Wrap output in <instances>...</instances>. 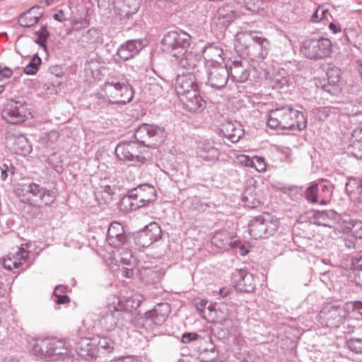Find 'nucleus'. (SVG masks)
I'll list each match as a JSON object with an SVG mask.
<instances>
[{
    "label": "nucleus",
    "instance_id": "6ab92c4d",
    "mask_svg": "<svg viewBox=\"0 0 362 362\" xmlns=\"http://www.w3.org/2000/svg\"><path fill=\"white\" fill-rule=\"evenodd\" d=\"M105 71L104 64L97 59H91L86 64L85 78L89 83L100 81Z\"/></svg>",
    "mask_w": 362,
    "mask_h": 362
},
{
    "label": "nucleus",
    "instance_id": "aec40b11",
    "mask_svg": "<svg viewBox=\"0 0 362 362\" xmlns=\"http://www.w3.org/2000/svg\"><path fill=\"white\" fill-rule=\"evenodd\" d=\"M162 231L156 222H151L141 231L138 236L139 244L142 247H148L161 238Z\"/></svg>",
    "mask_w": 362,
    "mask_h": 362
},
{
    "label": "nucleus",
    "instance_id": "cd10ccee",
    "mask_svg": "<svg viewBox=\"0 0 362 362\" xmlns=\"http://www.w3.org/2000/svg\"><path fill=\"white\" fill-rule=\"evenodd\" d=\"M76 351L82 357L95 358L98 354V348L96 346L95 338L81 339L76 347Z\"/></svg>",
    "mask_w": 362,
    "mask_h": 362
},
{
    "label": "nucleus",
    "instance_id": "423d86ee",
    "mask_svg": "<svg viewBox=\"0 0 362 362\" xmlns=\"http://www.w3.org/2000/svg\"><path fill=\"white\" fill-rule=\"evenodd\" d=\"M250 37L252 44L248 47V53L259 59H264L268 54L270 49V42L264 37L259 35L256 31L238 33L236 35V44H241L243 41ZM237 46V45H235Z\"/></svg>",
    "mask_w": 362,
    "mask_h": 362
},
{
    "label": "nucleus",
    "instance_id": "a878e982",
    "mask_svg": "<svg viewBox=\"0 0 362 362\" xmlns=\"http://www.w3.org/2000/svg\"><path fill=\"white\" fill-rule=\"evenodd\" d=\"M223 49L214 45H209L205 47L203 50V56L206 60V67H212V66L221 65L223 61Z\"/></svg>",
    "mask_w": 362,
    "mask_h": 362
},
{
    "label": "nucleus",
    "instance_id": "37998d69",
    "mask_svg": "<svg viewBox=\"0 0 362 362\" xmlns=\"http://www.w3.org/2000/svg\"><path fill=\"white\" fill-rule=\"evenodd\" d=\"M351 183H347L346 185V191L350 199L356 204L357 208L362 211V191H361L358 186L356 192L351 190Z\"/></svg>",
    "mask_w": 362,
    "mask_h": 362
},
{
    "label": "nucleus",
    "instance_id": "72a5a7b5",
    "mask_svg": "<svg viewBox=\"0 0 362 362\" xmlns=\"http://www.w3.org/2000/svg\"><path fill=\"white\" fill-rule=\"evenodd\" d=\"M115 7L118 11V14L122 18H129L137 12L139 8V4L136 1H116Z\"/></svg>",
    "mask_w": 362,
    "mask_h": 362
},
{
    "label": "nucleus",
    "instance_id": "e2e57ef3",
    "mask_svg": "<svg viewBox=\"0 0 362 362\" xmlns=\"http://www.w3.org/2000/svg\"><path fill=\"white\" fill-rule=\"evenodd\" d=\"M237 160L239 163H240L245 166H247V167H250L251 163H252V157L250 158L249 156H247L246 155L238 156L237 157Z\"/></svg>",
    "mask_w": 362,
    "mask_h": 362
},
{
    "label": "nucleus",
    "instance_id": "c9c22d12",
    "mask_svg": "<svg viewBox=\"0 0 362 362\" xmlns=\"http://www.w3.org/2000/svg\"><path fill=\"white\" fill-rule=\"evenodd\" d=\"M52 339L37 340L33 345V354L40 357H52Z\"/></svg>",
    "mask_w": 362,
    "mask_h": 362
},
{
    "label": "nucleus",
    "instance_id": "a19ab883",
    "mask_svg": "<svg viewBox=\"0 0 362 362\" xmlns=\"http://www.w3.org/2000/svg\"><path fill=\"white\" fill-rule=\"evenodd\" d=\"M169 88V83L167 81L160 79L158 82L150 84L149 91L153 96L158 97L161 95L164 92H167Z\"/></svg>",
    "mask_w": 362,
    "mask_h": 362
},
{
    "label": "nucleus",
    "instance_id": "338daca9",
    "mask_svg": "<svg viewBox=\"0 0 362 362\" xmlns=\"http://www.w3.org/2000/svg\"><path fill=\"white\" fill-rule=\"evenodd\" d=\"M37 34L39 35L40 40L43 41H45L49 36V33L45 26H42L37 32Z\"/></svg>",
    "mask_w": 362,
    "mask_h": 362
},
{
    "label": "nucleus",
    "instance_id": "c756f323",
    "mask_svg": "<svg viewBox=\"0 0 362 362\" xmlns=\"http://www.w3.org/2000/svg\"><path fill=\"white\" fill-rule=\"evenodd\" d=\"M221 130L224 136L232 143H237L244 135V130L238 123L228 122L222 125Z\"/></svg>",
    "mask_w": 362,
    "mask_h": 362
},
{
    "label": "nucleus",
    "instance_id": "20e7f679",
    "mask_svg": "<svg viewBox=\"0 0 362 362\" xmlns=\"http://www.w3.org/2000/svg\"><path fill=\"white\" fill-rule=\"evenodd\" d=\"M19 190L18 194L22 201L32 205L46 206L54 201V195L52 191L34 182L23 185Z\"/></svg>",
    "mask_w": 362,
    "mask_h": 362
},
{
    "label": "nucleus",
    "instance_id": "c85d7f7f",
    "mask_svg": "<svg viewBox=\"0 0 362 362\" xmlns=\"http://www.w3.org/2000/svg\"><path fill=\"white\" fill-rule=\"evenodd\" d=\"M236 16L237 13L233 10V6L231 4L227 3L217 11L216 17L217 24L226 28L235 18Z\"/></svg>",
    "mask_w": 362,
    "mask_h": 362
},
{
    "label": "nucleus",
    "instance_id": "b1692460",
    "mask_svg": "<svg viewBox=\"0 0 362 362\" xmlns=\"http://www.w3.org/2000/svg\"><path fill=\"white\" fill-rule=\"evenodd\" d=\"M107 241L110 245L114 247H119L124 245L126 241V235L123 226L118 222H113L109 226Z\"/></svg>",
    "mask_w": 362,
    "mask_h": 362
},
{
    "label": "nucleus",
    "instance_id": "dca6fc26",
    "mask_svg": "<svg viewBox=\"0 0 362 362\" xmlns=\"http://www.w3.org/2000/svg\"><path fill=\"white\" fill-rule=\"evenodd\" d=\"M208 83L215 89H221L227 83L229 72L227 68L222 65L208 67Z\"/></svg>",
    "mask_w": 362,
    "mask_h": 362
},
{
    "label": "nucleus",
    "instance_id": "0eeeda50",
    "mask_svg": "<svg viewBox=\"0 0 362 362\" xmlns=\"http://www.w3.org/2000/svg\"><path fill=\"white\" fill-rule=\"evenodd\" d=\"M332 47V42L327 38L308 39L303 42L300 52L305 57L317 60L328 57Z\"/></svg>",
    "mask_w": 362,
    "mask_h": 362
},
{
    "label": "nucleus",
    "instance_id": "ddd939ff",
    "mask_svg": "<svg viewBox=\"0 0 362 362\" xmlns=\"http://www.w3.org/2000/svg\"><path fill=\"white\" fill-rule=\"evenodd\" d=\"M195 73L182 72L177 76L175 90L178 97L188 95L191 91L198 90Z\"/></svg>",
    "mask_w": 362,
    "mask_h": 362
},
{
    "label": "nucleus",
    "instance_id": "f8f14e48",
    "mask_svg": "<svg viewBox=\"0 0 362 362\" xmlns=\"http://www.w3.org/2000/svg\"><path fill=\"white\" fill-rule=\"evenodd\" d=\"M123 311L119 301L107 305L99 321L101 327L107 332L114 330L123 318Z\"/></svg>",
    "mask_w": 362,
    "mask_h": 362
},
{
    "label": "nucleus",
    "instance_id": "49530a36",
    "mask_svg": "<svg viewBox=\"0 0 362 362\" xmlns=\"http://www.w3.org/2000/svg\"><path fill=\"white\" fill-rule=\"evenodd\" d=\"M348 151L357 158H362V141L353 140L348 147Z\"/></svg>",
    "mask_w": 362,
    "mask_h": 362
},
{
    "label": "nucleus",
    "instance_id": "f3484780",
    "mask_svg": "<svg viewBox=\"0 0 362 362\" xmlns=\"http://www.w3.org/2000/svg\"><path fill=\"white\" fill-rule=\"evenodd\" d=\"M6 141V145L16 154L26 156L31 151V146L23 134H9Z\"/></svg>",
    "mask_w": 362,
    "mask_h": 362
},
{
    "label": "nucleus",
    "instance_id": "9b49d317",
    "mask_svg": "<svg viewBox=\"0 0 362 362\" xmlns=\"http://www.w3.org/2000/svg\"><path fill=\"white\" fill-rule=\"evenodd\" d=\"M166 137L163 127L154 124L144 123L135 132V138L141 144L148 143L147 146L157 145L161 143Z\"/></svg>",
    "mask_w": 362,
    "mask_h": 362
},
{
    "label": "nucleus",
    "instance_id": "ea45409f",
    "mask_svg": "<svg viewBox=\"0 0 362 362\" xmlns=\"http://www.w3.org/2000/svg\"><path fill=\"white\" fill-rule=\"evenodd\" d=\"M72 356L71 351L63 340L52 339V357Z\"/></svg>",
    "mask_w": 362,
    "mask_h": 362
},
{
    "label": "nucleus",
    "instance_id": "4468645a",
    "mask_svg": "<svg viewBox=\"0 0 362 362\" xmlns=\"http://www.w3.org/2000/svg\"><path fill=\"white\" fill-rule=\"evenodd\" d=\"M320 317L327 321L329 327H337L347 315L346 309L343 307L327 306L324 308L319 314Z\"/></svg>",
    "mask_w": 362,
    "mask_h": 362
},
{
    "label": "nucleus",
    "instance_id": "603ef678",
    "mask_svg": "<svg viewBox=\"0 0 362 362\" xmlns=\"http://www.w3.org/2000/svg\"><path fill=\"white\" fill-rule=\"evenodd\" d=\"M317 191L318 185L313 184L310 185L305 192V197L306 199L312 203H316L317 202Z\"/></svg>",
    "mask_w": 362,
    "mask_h": 362
},
{
    "label": "nucleus",
    "instance_id": "4c0bfd02",
    "mask_svg": "<svg viewBox=\"0 0 362 362\" xmlns=\"http://www.w3.org/2000/svg\"><path fill=\"white\" fill-rule=\"evenodd\" d=\"M230 74L234 81L238 83L245 82L250 76L248 70L239 62H234L230 66Z\"/></svg>",
    "mask_w": 362,
    "mask_h": 362
},
{
    "label": "nucleus",
    "instance_id": "680f3d73",
    "mask_svg": "<svg viewBox=\"0 0 362 362\" xmlns=\"http://www.w3.org/2000/svg\"><path fill=\"white\" fill-rule=\"evenodd\" d=\"M198 337H199V335L196 333H193V332L185 333L182 336V342L189 343L190 341L197 339Z\"/></svg>",
    "mask_w": 362,
    "mask_h": 362
},
{
    "label": "nucleus",
    "instance_id": "393cba45",
    "mask_svg": "<svg viewBox=\"0 0 362 362\" xmlns=\"http://www.w3.org/2000/svg\"><path fill=\"white\" fill-rule=\"evenodd\" d=\"M337 228L344 233H350L356 238H362V221L351 218H342L337 222Z\"/></svg>",
    "mask_w": 362,
    "mask_h": 362
},
{
    "label": "nucleus",
    "instance_id": "5701e85b",
    "mask_svg": "<svg viewBox=\"0 0 362 362\" xmlns=\"http://www.w3.org/2000/svg\"><path fill=\"white\" fill-rule=\"evenodd\" d=\"M169 313V304H158L152 310L146 313V325H150L151 323L157 326L163 325L168 318Z\"/></svg>",
    "mask_w": 362,
    "mask_h": 362
},
{
    "label": "nucleus",
    "instance_id": "3c124183",
    "mask_svg": "<svg viewBox=\"0 0 362 362\" xmlns=\"http://www.w3.org/2000/svg\"><path fill=\"white\" fill-rule=\"evenodd\" d=\"M327 81L333 84L340 82V69L336 66H330L327 71Z\"/></svg>",
    "mask_w": 362,
    "mask_h": 362
},
{
    "label": "nucleus",
    "instance_id": "f257e3e1",
    "mask_svg": "<svg viewBox=\"0 0 362 362\" xmlns=\"http://www.w3.org/2000/svg\"><path fill=\"white\" fill-rule=\"evenodd\" d=\"M268 126L274 129H298L306 127V119L302 112L286 106L270 111Z\"/></svg>",
    "mask_w": 362,
    "mask_h": 362
},
{
    "label": "nucleus",
    "instance_id": "1a4fd4ad",
    "mask_svg": "<svg viewBox=\"0 0 362 362\" xmlns=\"http://www.w3.org/2000/svg\"><path fill=\"white\" fill-rule=\"evenodd\" d=\"M145 152L146 146L139 141L123 142L118 144L115 149V153L119 159L140 163H144L149 157L148 155H143Z\"/></svg>",
    "mask_w": 362,
    "mask_h": 362
},
{
    "label": "nucleus",
    "instance_id": "39448f33",
    "mask_svg": "<svg viewBox=\"0 0 362 362\" xmlns=\"http://www.w3.org/2000/svg\"><path fill=\"white\" fill-rule=\"evenodd\" d=\"M191 43V37L183 31H171L168 33L162 41L163 49L177 59L185 53Z\"/></svg>",
    "mask_w": 362,
    "mask_h": 362
},
{
    "label": "nucleus",
    "instance_id": "f03ea898",
    "mask_svg": "<svg viewBox=\"0 0 362 362\" xmlns=\"http://www.w3.org/2000/svg\"><path fill=\"white\" fill-rule=\"evenodd\" d=\"M98 94L100 98L112 104L124 105L131 102L134 97V91L129 84L114 79L106 81Z\"/></svg>",
    "mask_w": 362,
    "mask_h": 362
},
{
    "label": "nucleus",
    "instance_id": "8fccbe9b",
    "mask_svg": "<svg viewBox=\"0 0 362 362\" xmlns=\"http://www.w3.org/2000/svg\"><path fill=\"white\" fill-rule=\"evenodd\" d=\"M212 243L218 247H223L231 244L230 240L226 237V234L222 232H218L214 235Z\"/></svg>",
    "mask_w": 362,
    "mask_h": 362
},
{
    "label": "nucleus",
    "instance_id": "a18cd8bd",
    "mask_svg": "<svg viewBox=\"0 0 362 362\" xmlns=\"http://www.w3.org/2000/svg\"><path fill=\"white\" fill-rule=\"evenodd\" d=\"M95 344L98 349H103L108 353H111L114 350L113 341L107 337L95 338Z\"/></svg>",
    "mask_w": 362,
    "mask_h": 362
},
{
    "label": "nucleus",
    "instance_id": "58836bf2",
    "mask_svg": "<svg viewBox=\"0 0 362 362\" xmlns=\"http://www.w3.org/2000/svg\"><path fill=\"white\" fill-rule=\"evenodd\" d=\"M240 3L239 12L243 15L258 13L264 9V1H238Z\"/></svg>",
    "mask_w": 362,
    "mask_h": 362
},
{
    "label": "nucleus",
    "instance_id": "79ce46f5",
    "mask_svg": "<svg viewBox=\"0 0 362 362\" xmlns=\"http://www.w3.org/2000/svg\"><path fill=\"white\" fill-rule=\"evenodd\" d=\"M226 310L227 308L226 305H222L221 307H219L217 310H215V317L216 321L219 322L221 325L225 326L226 327H229L232 326V321L228 313L224 315V310Z\"/></svg>",
    "mask_w": 362,
    "mask_h": 362
},
{
    "label": "nucleus",
    "instance_id": "7c9ffc66",
    "mask_svg": "<svg viewBox=\"0 0 362 362\" xmlns=\"http://www.w3.org/2000/svg\"><path fill=\"white\" fill-rule=\"evenodd\" d=\"M42 16L40 7L33 6L19 16L18 23L23 27H31L35 25Z\"/></svg>",
    "mask_w": 362,
    "mask_h": 362
},
{
    "label": "nucleus",
    "instance_id": "13d9d810",
    "mask_svg": "<svg viewBox=\"0 0 362 362\" xmlns=\"http://www.w3.org/2000/svg\"><path fill=\"white\" fill-rule=\"evenodd\" d=\"M322 90L331 95H337L340 91L339 83L333 84L327 81V84L323 85Z\"/></svg>",
    "mask_w": 362,
    "mask_h": 362
},
{
    "label": "nucleus",
    "instance_id": "a211bd4d",
    "mask_svg": "<svg viewBox=\"0 0 362 362\" xmlns=\"http://www.w3.org/2000/svg\"><path fill=\"white\" fill-rule=\"evenodd\" d=\"M28 251L27 247L23 245L19 247L14 252H10L6 257L3 259L2 264L5 269L12 270L19 268L23 264L28 257Z\"/></svg>",
    "mask_w": 362,
    "mask_h": 362
},
{
    "label": "nucleus",
    "instance_id": "774afa93",
    "mask_svg": "<svg viewBox=\"0 0 362 362\" xmlns=\"http://www.w3.org/2000/svg\"><path fill=\"white\" fill-rule=\"evenodd\" d=\"M353 311L357 312L362 315V302L356 301L351 304Z\"/></svg>",
    "mask_w": 362,
    "mask_h": 362
},
{
    "label": "nucleus",
    "instance_id": "7ed1b4c3",
    "mask_svg": "<svg viewBox=\"0 0 362 362\" xmlns=\"http://www.w3.org/2000/svg\"><path fill=\"white\" fill-rule=\"evenodd\" d=\"M156 199L155 188L150 185H140L129 192L122 199L121 204L126 210H136Z\"/></svg>",
    "mask_w": 362,
    "mask_h": 362
},
{
    "label": "nucleus",
    "instance_id": "e433bc0d",
    "mask_svg": "<svg viewBox=\"0 0 362 362\" xmlns=\"http://www.w3.org/2000/svg\"><path fill=\"white\" fill-rule=\"evenodd\" d=\"M78 40L85 45H100L103 41V34L100 30L90 28L83 31Z\"/></svg>",
    "mask_w": 362,
    "mask_h": 362
},
{
    "label": "nucleus",
    "instance_id": "c03bdc74",
    "mask_svg": "<svg viewBox=\"0 0 362 362\" xmlns=\"http://www.w3.org/2000/svg\"><path fill=\"white\" fill-rule=\"evenodd\" d=\"M113 189L109 185H105L96 192V198L103 201L104 203H108L112 199Z\"/></svg>",
    "mask_w": 362,
    "mask_h": 362
},
{
    "label": "nucleus",
    "instance_id": "4be33fe9",
    "mask_svg": "<svg viewBox=\"0 0 362 362\" xmlns=\"http://www.w3.org/2000/svg\"><path fill=\"white\" fill-rule=\"evenodd\" d=\"M145 46L143 40H128L119 47L117 56L122 60L127 61L137 54Z\"/></svg>",
    "mask_w": 362,
    "mask_h": 362
},
{
    "label": "nucleus",
    "instance_id": "052dcab7",
    "mask_svg": "<svg viewBox=\"0 0 362 362\" xmlns=\"http://www.w3.org/2000/svg\"><path fill=\"white\" fill-rule=\"evenodd\" d=\"M207 303L208 301L204 299L197 298L194 300V306L199 313H205V308Z\"/></svg>",
    "mask_w": 362,
    "mask_h": 362
},
{
    "label": "nucleus",
    "instance_id": "de8ad7c7",
    "mask_svg": "<svg viewBox=\"0 0 362 362\" xmlns=\"http://www.w3.org/2000/svg\"><path fill=\"white\" fill-rule=\"evenodd\" d=\"M330 16V13L327 8L324 6H320L313 14L311 18L314 23L320 22L324 20H328V17Z\"/></svg>",
    "mask_w": 362,
    "mask_h": 362
},
{
    "label": "nucleus",
    "instance_id": "6e6d98bb",
    "mask_svg": "<svg viewBox=\"0 0 362 362\" xmlns=\"http://www.w3.org/2000/svg\"><path fill=\"white\" fill-rule=\"evenodd\" d=\"M347 345L351 351L356 354H362V339H351Z\"/></svg>",
    "mask_w": 362,
    "mask_h": 362
},
{
    "label": "nucleus",
    "instance_id": "0e129e2a",
    "mask_svg": "<svg viewBox=\"0 0 362 362\" xmlns=\"http://www.w3.org/2000/svg\"><path fill=\"white\" fill-rule=\"evenodd\" d=\"M352 137L354 140L362 141V123L355 127L352 133Z\"/></svg>",
    "mask_w": 362,
    "mask_h": 362
},
{
    "label": "nucleus",
    "instance_id": "473e14b6",
    "mask_svg": "<svg viewBox=\"0 0 362 362\" xmlns=\"http://www.w3.org/2000/svg\"><path fill=\"white\" fill-rule=\"evenodd\" d=\"M337 214L332 211H317L312 216V222L317 226L332 228L335 223Z\"/></svg>",
    "mask_w": 362,
    "mask_h": 362
},
{
    "label": "nucleus",
    "instance_id": "5fc2aeb1",
    "mask_svg": "<svg viewBox=\"0 0 362 362\" xmlns=\"http://www.w3.org/2000/svg\"><path fill=\"white\" fill-rule=\"evenodd\" d=\"M252 163H251V168H254L259 173H264L266 171V163L264 159L259 156L252 157Z\"/></svg>",
    "mask_w": 362,
    "mask_h": 362
},
{
    "label": "nucleus",
    "instance_id": "4d7b16f0",
    "mask_svg": "<svg viewBox=\"0 0 362 362\" xmlns=\"http://www.w3.org/2000/svg\"><path fill=\"white\" fill-rule=\"evenodd\" d=\"M14 170L12 165L2 163L0 165V179L3 181L8 178L9 174H13Z\"/></svg>",
    "mask_w": 362,
    "mask_h": 362
},
{
    "label": "nucleus",
    "instance_id": "f704fd0d",
    "mask_svg": "<svg viewBox=\"0 0 362 362\" xmlns=\"http://www.w3.org/2000/svg\"><path fill=\"white\" fill-rule=\"evenodd\" d=\"M178 59L179 66L182 69H185V72L194 73V69L199 63V58L192 52H185V53H182V54L180 55Z\"/></svg>",
    "mask_w": 362,
    "mask_h": 362
},
{
    "label": "nucleus",
    "instance_id": "6e6552de",
    "mask_svg": "<svg viewBox=\"0 0 362 362\" xmlns=\"http://www.w3.org/2000/svg\"><path fill=\"white\" fill-rule=\"evenodd\" d=\"M279 226L278 220L267 215L251 220L248 225V231L251 237L257 240L274 235Z\"/></svg>",
    "mask_w": 362,
    "mask_h": 362
},
{
    "label": "nucleus",
    "instance_id": "2f4dec72",
    "mask_svg": "<svg viewBox=\"0 0 362 362\" xmlns=\"http://www.w3.org/2000/svg\"><path fill=\"white\" fill-rule=\"evenodd\" d=\"M141 279L149 284H157L162 279L164 272L159 269L142 267L139 269Z\"/></svg>",
    "mask_w": 362,
    "mask_h": 362
},
{
    "label": "nucleus",
    "instance_id": "bf43d9fd",
    "mask_svg": "<svg viewBox=\"0 0 362 362\" xmlns=\"http://www.w3.org/2000/svg\"><path fill=\"white\" fill-rule=\"evenodd\" d=\"M321 190L322 193L324 194V196L322 197L320 204L322 205H326L328 203V199L331 196L330 189L327 185H324L322 186Z\"/></svg>",
    "mask_w": 362,
    "mask_h": 362
},
{
    "label": "nucleus",
    "instance_id": "864d4df0",
    "mask_svg": "<svg viewBox=\"0 0 362 362\" xmlns=\"http://www.w3.org/2000/svg\"><path fill=\"white\" fill-rule=\"evenodd\" d=\"M59 138V133L57 131L52 130L45 133L42 137L43 142L48 146L55 144Z\"/></svg>",
    "mask_w": 362,
    "mask_h": 362
},
{
    "label": "nucleus",
    "instance_id": "69168bd1",
    "mask_svg": "<svg viewBox=\"0 0 362 362\" xmlns=\"http://www.w3.org/2000/svg\"><path fill=\"white\" fill-rule=\"evenodd\" d=\"M356 239L355 237H351V238H344V241L345 245L349 249L354 248L356 243Z\"/></svg>",
    "mask_w": 362,
    "mask_h": 362
},
{
    "label": "nucleus",
    "instance_id": "bb28decb",
    "mask_svg": "<svg viewBox=\"0 0 362 362\" xmlns=\"http://www.w3.org/2000/svg\"><path fill=\"white\" fill-rule=\"evenodd\" d=\"M197 153L203 160L213 163L218 160L221 154L220 151L209 141L201 142Z\"/></svg>",
    "mask_w": 362,
    "mask_h": 362
},
{
    "label": "nucleus",
    "instance_id": "9d476101",
    "mask_svg": "<svg viewBox=\"0 0 362 362\" xmlns=\"http://www.w3.org/2000/svg\"><path fill=\"white\" fill-rule=\"evenodd\" d=\"M26 105L21 101L8 100L1 112L4 119L13 124L24 122L30 116Z\"/></svg>",
    "mask_w": 362,
    "mask_h": 362
},
{
    "label": "nucleus",
    "instance_id": "2eb2a0df",
    "mask_svg": "<svg viewBox=\"0 0 362 362\" xmlns=\"http://www.w3.org/2000/svg\"><path fill=\"white\" fill-rule=\"evenodd\" d=\"M234 287L238 292H251L255 288V278L245 270H238L233 273Z\"/></svg>",
    "mask_w": 362,
    "mask_h": 362
},
{
    "label": "nucleus",
    "instance_id": "09e8293b",
    "mask_svg": "<svg viewBox=\"0 0 362 362\" xmlns=\"http://www.w3.org/2000/svg\"><path fill=\"white\" fill-rule=\"evenodd\" d=\"M40 64L41 59L37 55H35L33 57L31 62L25 66L24 72L28 75L35 74L37 71Z\"/></svg>",
    "mask_w": 362,
    "mask_h": 362
},
{
    "label": "nucleus",
    "instance_id": "412c9836",
    "mask_svg": "<svg viewBox=\"0 0 362 362\" xmlns=\"http://www.w3.org/2000/svg\"><path fill=\"white\" fill-rule=\"evenodd\" d=\"M184 107L191 112H200L206 107V102L200 96L199 90L191 91L188 95L179 98Z\"/></svg>",
    "mask_w": 362,
    "mask_h": 362
}]
</instances>
